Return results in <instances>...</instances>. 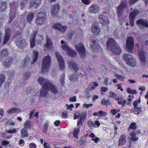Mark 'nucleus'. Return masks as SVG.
Segmentation results:
<instances>
[{
    "instance_id": "obj_1",
    "label": "nucleus",
    "mask_w": 148,
    "mask_h": 148,
    "mask_svg": "<svg viewBox=\"0 0 148 148\" xmlns=\"http://www.w3.org/2000/svg\"><path fill=\"white\" fill-rule=\"evenodd\" d=\"M106 45L108 49H110L113 54L118 55L121 52V50L119 46L113 38H109Z\"/></svg>"
},
{
    "instance_id": "obj_2",
    "label": "nucleus",
    "mask_w": 148,
    "mask_h": 148,
    "mask_svg": "<svg viewBox=\"0 0 148 148\" xmlns=\"http://www.w3.org/2000/svg\"><path fill=\"white\" fill-rule=\"evenodd\" d=\"M38 82L39 84L43 85H45V86H49L50 89L53 92H56V89L55 86L53 83L50 82L48 79L45 78L44 77H39L38 79Z\"/></svg>"
},
{
    "instance_id": "obj_3",
    "label": "nucleus",
    "mask_w": 148,
    "mask_h": 148,
    "mask_svg": "<svg viewBox=\"0 0 148 148\" xmlns=\"http://www.w3.org/2000/svg\"><path fill=\"white\" fill-rule=\"evenodd\" d=\"M123 60L126 62V63L130 66H134L136 65V62L132 56L130 54H124L122 56Z\"/></svg>"
},
{
    "instance_id": "obj_4",
    "label": "nucleus",
    "mask_w": 148,
    "mask_h": 148,
    "mask_svg": "<svg viewBox=\"0 0 148 148\" xmlns=\"http://www.w3.org/2000/svg\"><path fill=\"white\" fill-rule=\"evenodd\" d=\"M51 58L49 56H45L42 61V71L44 73L47 71L51 62Z\"/></svg>"
},
{
    "instance_id": "obj_5",
    "label": "nucleus",
    "mask_w": 148,
    "mask_h": 148,
    "mask_svg": "<svg viewBox=\"0 0 148 148\" xmlns=\"http://www.w3.org/2000/svg\"><path fill=\"white\" fill-rule=\"evenodd\" d=\"M46 15L45 12L42 11L39 13L36 20L37 24L39 25H43L46 20Z\"/></svg>"
},
{
    "instance_id": "obj_6",
    "label": "nucleus",
    "mask_w": 148,
    "mask_h": 148,
    "mask_svg": "<svg viewBox=\"0 0 148 148\" xmlns=\"http://www.w3.org/2000/svg\"><path fill=\"white\" fill-rule=\"evenodd\" d=\"M61 47L66 51V53L71 57H74L76 54V52L74 49H72L66 44L64 45H62Z\"/></svg>"
},
{
    "instance_id": "obj_7",
    "label": "nucleus",
    "mask_w": 148,
    "mask_h": 148,
    "mask_svg": "<svg viewBox=\"0 0 148 148\" xmlns=\"http://www.w3.org/2000/svg\"><path fill=\"white\" fill-rule=\"evenodd\" d=\"M16 37L15 42L16 45L18 46L19 48H21L22 47H24L26 44L25 40L22 38L19 34H16Z\"/></svg>"
},
{
    "instance_id": "obj_8",
    "label": "nucleus",
    "mask_w": 148,
    "mask_h": 148,
    "mask_svg": "<svg viewBox=\"0 0 148 148\" xmlns=\"http://www.w3.org/2000/svg\"><path fill=\"white\" fill-rule=\"evenodd\" d=\"M127 5V0H122L121 3L117 7V13L119 15H121L126 9V7Z\"/></svg>"
},
{
    "instance_id": "obj_9",
    "label": "nucleus",
    "mask_w": 148,
    "mask_h": 148,
    "mask_svg": "<svg viewBox=\"0 0 148 148\" xmlns=\"http://www.w3.org/2000/svg\"><path fill=\"white\" fill-rule=\"evenodd\" d=\"M126 47L128 51L131 52L134 47V40L133 38L131 36L129 37L126 40Z\"/></svg>"
},
{
    "instance_id": "obj_10",
    "label": "nucleus",
    "mask_w": 148,
    "mask_h": 148,
    "mask_svg": "<svg viewBox=\"0 0 148 148\" xmlns=\"http://www.w3.org/2000/svg\"><path fill=\"white\" fill-rule=\"evenodd\" d=\"M75 48L82 57H84L85 55V52L84 46L81 43H79L76 45Z\"/></svg>"
},
{
    "instance_id": "obj_11",
    "label": "nucleus",
    "mask_w": 148,
    "mask_h": 148,
    "mask_svg": "<svg viewBox=\"0 0 148 148\" xmlns=\"http://www.w3.org/2000/svg\"><path fill=\"white\" fill-rule=\"evenodd\" d=\"M91 29L94 35H98L100 31L99 23L97 22H94L91 25Z\"/></svg>"
},
{
    "instance_id": "obj_12",
    "label": "nucleus",
    "mask_w": 148,
    "mask_h": 148,
    "mask_svg": "<svg viewBox=\"0 0 148 148\" xmlns=\"http://www.w3.org/2000/svg\"><path fill=\"white\" fill-rule=\"evenodd\" d=\"M55 54L60 68L63 69L64 67V63L63 58L58 52H56Z\"/></svg>"
},
{
    "instance_id": "obj_13",
    "label": "nucleus",
    "mask_w": 148,
    "mask_h": 148,
    "mask_svg": "<svg viewBox=\"0 0 148 148\" xmlns=\"http://www.w3.org/2000/svg\"><path fill=\"white\" fill-rule=\"evenodd\" d=\"M138 13V11L136 10H134L129 15V20L130 26L133 27L134 25V21L135 16Z\"/></svg>"
},
{
    "instance_id": "obj_14",
    "label": "nucleus",
    "mask_w": 148,
    "mask_h": 148,
    "mask_svg": "<svg viewBox=\"0 0 148 148\" xmlns=\"http://www.w3.org/2000/svg\"><path fill=\"white\" fill-rule=\"evenodd\" d=\"M99 22L103 25H107L109 23L108 19V18L103 14L99 16Z\"/></svg>"
},
{
    "instance_id": "obj_15",
    "label": "nucleus",
    "mask_w": 148,
    "mask_h": 148,
    "mask_svg": "<svg viewBox=\"0 0 148 148\" xmlns=\"http://www.w3.org/2000/svg\"><path fill=\"white\" fill-rule=\"evenodd\" d=\"M60 5L58 3L52 6L51 8V13L52 16L55 17L57 15L58 10L60 8Z\"/></svg>"
},
{
    "instance_id": "obj_16",
    "label": "nucleus",
    "mask_w": 148,
    "mask_h": 148,
    "mask_svg": "<svg viewBox=\"0 0 148 148\" xmlns=\"http://www.w3.org/2000/svg\"><path fill=\"white\" fill-rule=\"evenodd\" d=\"M99 10V5L96 4H93L91 5L89 8L88 11L91 13L96 14Z\"/></svg>"
},
{
    "instance_id": "obj_17",
    "label": "nucleus",
    "mask_w": 148,
    "mask_h": 148,
    "mask_svg": "<svg viewBox=\"0 0 148 148\" xmlns=\"http://www.w3.org/2000/svg\"><path fill=\"white\" fill-rule=\"evenodd\" d=\"M138 55L139 59L141 61L142 63H144L145 62V55L143 49L138 50Z\"/></svg>"
},
{
    "instance_id": "obj_18",
    "label": "nucleus",
    "mask_w": 148,
    "mask_h": 148,
    "mask_svg": "<svg viewBox=\"0 0 148 148\" xmlns=\"http://www.w3.org/2000/svg\"><path fill=\"white\" fill-rule=\"evenodd\" d=\"M49 88V86L43 85L40 92V95L41 96H45L47 95Z\"/></svg>"
},
{
    "instance_id": "obj_19",
    "label": "nucleus",
    "mask_w": 148,
    "mask_h": 148,
    "mask_svg": "<svg viewBox=\"0 0 148 148\" xmlns=\"http://www.w3.org/2000/svg\"><path fill=\"white\" fill-rule=\"evenodd\" d=\"M90 46L92 47L94 51L98 49L99 47V45L97 39H92L90 42Z\"/></svg>"
},
{
    "instance_id": "obj_20",
    "label": "nucleus",
    "mask_w": 148,
    "mask_h": 148,
    "mask_svg": "<svg viewBox=\"0 0 148 148\" xmlns=\"http://www.w3.org/2000/svg\"><path fill=\"white\" fill-rule=\"evenodd\" d=\"M137 24L140 27V28L144 29V28L148 27V23L143 19H139L137 21Z\"/></svg>"
},
{
    "instance_id": "obj_21",
    "label": "nucleus",
    "mask_w": 148,
    "mask_h": 148,
    "mask_svg": "<svg viewBox=\"0 0 148 148\" xmlns=\"http://www.w3.org/2000/svg\"><path fill=\"white\" fill-rule=\"evenodd\" d=\"M37 33V31H34L33 34L31 36L30 39V46L31 47H34L36 44L35 37Z\"/></svg>"
},
{
    "instance_id": "obj_22",
    "label": "nucleus",
    "mask_w": 148,
    "mask_h": 148,
    "mask_svg": "<svg viewBox=\"0 0 148 148\" xmlns=\"http://www.w3.org/2000/svg\"><path fill=\"white\" fill-rule=\"evenodd\" d=\"M126 135L125 134H122L120 137L118 142V145L122 146L126 143Z\"/></svg>"
},
{
    "instance_id": "obj_23",
    "label": "nucleus",
    "mask_w": 148,
    "mask_h": 148,
    "mask_svg": "<svg viewBox=\"0 0 148 148\" xmlns=\"http://www.w3.org/2000/svg\"><path fill=\"white\" fill-rule=\"evenodd\" d=\"M12 62V58H8L3 62V64L5 67L8 68L10 66Z\"/></svg>"
},
{
    "instance_id": "obj_24",
    "label": "nucleus",
    "mask_w": 148,
    "mask_h": 148,
    "mask_svg": "<svg viewBox=\"0 0 148 148\" xmlns=\"http://www.w3.org/2000/svg\"><path fill=\"white\" fill-rule=\"evenodd\" d=\"M41 3V0H31L30 5L32 7L36 8Z\"/></svg>"
},
{
    "instance_id": "obj_25",
    "label": "nucleus",
    "mask_w": 148,
    "mask_h": 148,
    "mask_svg": "<svg viewBox=\"0 0 148 148\" xmlns=\"http://www.w3.org/2000/svg\"><path fill=\"white\" fill-rule=\"evenodd\" d=\"M69 68L71 69L74 70L75 71H77L78 69L76 64L73 61H69L68 62Z\"/></svg>"
},
{
    "instance_id": "obj_26",
    "label": "nucleus",
    "mask_w": 148,
    "mask_h": 148,
    "mask_svg": "<svg viewBox=\"0 0 148 148\" xmlns=\"http://www.w3.org/2000/svg\"><path fill=\"white\" fill-rule=\"evenodd\" d=\"M21 111V110L20 109L16 108H14L9 110L7 111V113L8 114H12L17 113Z\"/></svg>"
},
{
    "instance_id": "obj_27",
    "label": "nucleus",
    "mask_w": 148,
    "mask_h": 148,
    "mask_svg": "<svg viewBox=\"0 0 148 148\" xmlns=\"http://www.w3.org/2000/svg\"><path fill=\"white\" fill-rule=\"evenodd\" d=\"M21 138H23L25 137H27L29 135L27 129L24 127L21 130Z\"/></svg>"
},
{
    "instance_id": "obj_28",
    "label": "nucleus",
    "mask_w": 148,
    "mask_h": 148,
    "mask_svg": "<svg viewBox=\"0 0 148 148\" xmlns=\"http://www.w3.org/2000/svg\"><path fill=\"white\" fill-rule=\"evenodd\" d=\"M38 56V52L37 51H34L33 54L32 61L30 64H32L36 62Z\"/></svg>"
},
{
    "instance_id": "obj_29",
    "label": "nucleus",
    "mask_w": 148,
    "mask_h": 148,
    "mask_svg": "<svg viewBox=\"0 0 148 148\" xmlns=\"http://www.w3.org/2000/svg\"><path fill=\"white\" fill-rule=\"evenodd\" d=\"M8 55V52L6 49L2 50L0 53V58H2L6 57Z\"/></svg>"
},
{
    "instance_id": "obj_30",
    "label": "nucleus",
    "mask_w": 148,
    "mask_h": 148,
    "mask_svg": "<svg viewBox=\"0 0 148 148\" xmlns=\"http://www.w3.org/2000/svg\"><path fill=\"white\" fill-rule=\"evenodd\" d=\"M52 47V43L49 38L48 37L46 39V44L45 45V47L47 48H51Z\"/></svg>"
},
{
    "instance_id": "obj_31",
    "label": "nucleus",
    "mask_w": 148,
    "mask_h": 148,
    "mask_svg": "<svg viewBox=\"0 0 148 148\" xmlns=\"http://www.w3.org/2000/svg\"><path fill=\"white\" fill-rule=\"evenodd\" d=\"M130 136L131 138L130 141V143H131L132 141L134 142L136 141L138 139V138L136 137L135 134L134 132H132L131 133Z\"/></svg>"
},
{
    "instance_id": "obj_32",
    "label": "nucleus",
    "mask_w": 148,
    "mask_h": 148,
    "mask_svg": "<svg viewBox=\"0 0 148 148\" xmlns=\"http://www.w3.org/2000/svg\"><path fill=\"white\" fill-rule=\"evenodd\" d=\"M80 128L79 127L78 128H75L73 130V136L76 139H78V134L79 133Z\"/></svg>"
},
{
    "instance_id": "obj_33",
    "label": "nucleus",
    "mask_w": 148,
    "mask_h": 148,
    "mask_svg": "<svg viewBox=\"0 0 148 148\" xmlns=\"http://www.w3.org/2000/svg\"><path fill=\"white\" fill-rule=\"evenodd\" d=\"M6 77L4 74H0V88L4 82L5 79Z\"/></svg>"
},
{
    "instance_id": "obj_34",
    "label": "nucleus",
    "mask_w": 148,
    "mask_h": 148,
    "mask_svg": "<svg viewBox=\"0 0 148 148\" xmlns=\"http://www.w3.org/2000/svg\"><path fill=\"white\" fill-rule=\"evenodd\" d=\"M69 79L71 81H75L78 80V77L77 75L74 74L70 75L69 77Z\"/></svg>"
},
{
    "instance_id": "obj_35",
    "label": "nucleus",
    "mask_w": 148,
    "mask_h": 148,
    "mask_svg": "<svg viewBox=\"0 0 148 148\" xmlns=\"http://www.w3.org/2000/svg\"><path fill=\"white\" fill-rule=\"evenodd\" d=\"M6 8V3L5 2L0 1V10L3 11Z\"/></svg>"
},
{
    "instance_id": "obj_36",
    "label": "nucleus",
    "mask_w": 148,
    "mask_h": 148,
    "mask_svg": "<svg viewBox=\"0 0 148 148\" xmlns=\"http://www.w3.org/2000/svg\"><path fill=\"white\" fill-rule=\"evenodd\" d=\"M86 115V114L85 112L81 113L79 115L80 119L83 121V122H84L85 120Z\"/></svg>"
},
{
    "instance_id": "obj_37",
    "label": "nucleus",
    "mask_w": 148,
    "mask_h": 148,
    "mask_svg": "<svg viewBox=\"0 0 148 148\" xmlns=\"http://www.w3.org/2000/svg\"><path fill=\"white\" fill-rule=\"evenodd\" d=\"M101 103L103 105L107 106L110 105V102L109 100H106L104 99H103L102 100Z\"/></svg>"
},
{
    "instance_id": "obj_38",
    "label": "nucleus",
    "mask_w": 148,
    "mask_h": 148,
    "mask_svg": "<svg viewBox=\"0 0 148 148\" xmlns=\"http://www.w3.org/2000/svg\"><path fill=\"white\" fill-rule=\"evenodd\" d=\"M30 58L28 57H27L25 58V59L23 63L24 64L23 66H25L26 65L28 64L30 62Z\"/></svg>"
},
{
    "instance_id": "obj_39",
    "label": "nucleus",
    "mask_w": 148,
    "mask_h": 148,
    "mask_svg": "<svg viewBox=\"0 0 148 148\" xmlns=\"http://www.w3.org/2000/svg\"><path fill=\"white\" fill-rule=\"evenodd\" d=\"M126 90L127 92L130 94H134L136 93V92L135 90H131L130 88H127Z\"/></svg>"
},
{
    "instance_id": "obj_40",
    "label": "nucleus",
    "mask_w": 148,
    "mask_h": 148,
    "mask_svg": "<svg viewBox=\"0 0 148 148\" xmlns=\"http://www.w3.org/2000/svg\"><path fill=\"white\" fill-rule=\"evenodd\" d=\"M109 95V97H112L116 99H118L117 98V96L116 94L112 92H110Z\"/></svg>"
},
{
    "instance_id": "obj_41",
    "label": "nucleus",
    "mask_w": 148,
    "mask_h": 148,
    "mask_svg": "<svg viewBox=\"0 0 148 148\" xmlns=\"http://www.w3.org/2000/svg\"><path fill=\"white\" fill-rule=\"evenodd\" d=\"M10 37V36L5 35L3 41V44H5L9 40Z\"/></svg>"
},
{
    "instance_id": "obj_42",
    "label": "nucleus",
    "mask_w": 148,
    "mask_h": 148,
    "mask_svg": "<svg viewBox=\"0 0 148 148\" xmlns=\"http://www.w3.org/2000/svg\"><path fill=\"white\" fill-rule=\"evenodd\" d=\"M34 17V14L31 13L27 15V18L28 21L30 22L31 21Z\"/></svg>"
},
{
    "instance_id": "obj_43",
    "label": "nucleus",
    "mask_w": 148,
    "mask_h": 148,
    "mask_svg": "<svg viewBox=\"0 0 148 148\" xmlns=\"http://www.w3.org/2000/svg\"><path fill=\"white\" fill-rule=\"evenodd\" d=\"M61 25L60 23L54 24L53 25V28L59 30L60 28L61 27Z\"/></svg>"
},
{
    "instance_id": "obj_44",
    "label": "nucleus",
    "mask_w": 148,
    "mask_h": 148,
    "mask_svg": "<svg viewBox=\"0 0 148 148\" xmlns=\"http://www.w3.org/2000/svg\"><path fill=\"white\" fill-rule=\"evenodd\" d=\"M114 75L119 80H121V81H123L124 80L125 77L121 75H119L115 74Z\"/></svg>"
},
{
    "instance_id": "obj_45",
    "label": "nucleus",
    "mask_w": 148,
    "mask_h": 148,
    "mask_svg": "<svg viewBox=\"0 0 148 148\" xmlns=\"http://www.w3.org/2000/svg\"><path fill=\"white\" fill-rule=\"evenodd\" d=\"M90 86H91V88L92 89H95L96 87H98V84L97 82L91 83L90 84Z\"/></svg>"
},
{
    "instance_id": "obj_46",
    "label": "nucleus",
    "mask_w": 148,
    "mask_h": 148,
    "mask_svg": "<svg viewBox=\"0 0 148 148\" xmlns=\"http://www.w3.org/2000/svg\"><path fill=\"white\" fill-rule=\"evenodd\" d=\"M67 29V27L65 26H61L59 30L62 33H64Z\"/></svg>"
},
{
    "instance_id": "obj_47",
    "label": "nucleus",
    "mask_w": 148,
    "mask_h": 148,
    "mask_svg": "<svg viewBox=\"0 0 148 148\" xmlns=\"http://www.w3.org/2000/svg\"><path fill=\"white\" fill-rule=\"evenodd\" d=\"M11 29L9 27H7L5 30V35H7L10 36V32Z\"/></svg>"
},
{
    "instance_id": "obj_48",
    "label": "nucleus",
    "mask_w": 148,
    "mask_h": 148,
    "mask_svg": "<svg viewBox=\"0 0 148 148\" xmlns=\"http://www.w3.org/2000/svg\"><path fill=\"white\" fill-rule=\"evenodd\" d=\"M31 75L30 73L29 72L25 73L23 76L24 79H26L30 77Z\"/></svg>"
},
{
    "instance_id": "obj_49",
    "label": "nucleus",
    "mask_w": 148,
    "mask_h": 148,
    "mask_svg": "<svg viewBox=\"0 0 148 148\" xmlns=\"http://www.w3.org/2000/svg\"><path fill=\"white\" fill-rule=\"evenodd\" d=\"M99 116H105L107 115V113L102 110H100L99 112Z\"/></svg>"
},
{
    "instance_id": "obj_50",
    "label": "nucleus",
    "mask_w": 148,
    "mask_h": 148,
    "mask_svg": "<svg viewBox=\"0 0 148 148\" xmlns=\"http://www.w3.org/2000/svg\"><path fill=\"white\" fill-rule=\"evenodd\" d=\"M120 112V110L119 109H113L111 110V112L113 115H115L117 113Z\"/></svg>"
},
{
    "instance_id": "obj_51",
    "label": "nucleus",
    "mask_w": 148,
    "mask_h": 148,
    "mask_svg": "<svg viewBox=\"0 0 148 148\" xmlns=\"http://www.w3.org/2000/svg\"><path fill=\"white\" fill-rule=\"evenodd\" d=\"M31 123L29 121H27L25 123V127L27 128H30Z\"/></svg>"
},
{
    "instance_id": "obj_52",
    "label": "nucleus",
    "mask_w": 148,
    "mask_h": 148,
    "mask_svg": "<svg viewBox=\"0 0 148 148\" xmlns=\"http://www.w3.org/2000/svg\"><path fill=\"white\" fill-rule=\"evenodd\" d=\"M17 132V130L15 129H10L7 131V132L8 133H16Z\"/></svg>"
},
{
    "instance_id": "obj_53",
    "label": "nucleus",
    "mask_w": 148,
    "mask_h": 148,
    "mask_svg": "<svg viewBox=\"0 0 148 148\" xmlns=\"http://www.w3.org/2000/svg\"><path fill=\"white\" fill-rule=\"evenodd\" d=\"M130 129L135 130L136 129V124L134 123H132L130 127Z\"/></svg>"
},
{
    "instance_id": "obj_54",
    "label": "nucleus",
    "mask_w": 148,
    "mask_h": 148,
    "mask_svg": "<svg viewBox=\"0 0 148 148\" xmlns=\"http://www.w3.org/2000/svg\"><path fill=\"white\" fill-rule=\"evenodd\" d=\"M29 146L30 148H36L37 147L36 144L33 143H30L29 145Z\"/></svg>"
},
{
    "instance_id": "obj_55",
    "label": "nucleus",
    "mask_w": 148,
    "mask_h": 148,
    "mask_svg": "<svg viewBox=\"0 0 148 148\" xmlns=\"http://www.w3.org/2000/svg\"><path fill=\"white\" fill-rule=\"evenodd\" d=\"M93 105L92 104H87L84 103L83 105L84 107H86L87 108H88L89 107H91Z\"/></svg>"
},
{
    "instance_id": "obj_56",
    "label": "nucleus",
    "mask_w": 148,
    "mask_h": 148,
    "mask_svg": "<svg viewBox=\"0 0 148 148\" xmlns=\"http://www.w3.org/2000/svg\"><path fill=\"white\" fill-rule=\"evenodd\" d=\"M82 122L83 121L79 119L78 120L77 123V125L78 126H82Z\"/></svg>"
},
{
    "instance_id": "obj_57",
    "label": "nucleus",
    "mask_w": 148,
    "mask_h": 148,
    "mask_svg": "<svg viewBox=\"0 0 148 148\" xmlns=\"http://www.w3.org/2000/svg\"><path fill=\"white\" fill-rule=\"evenodd\" d=\"M93 123H93L91 120H89L88 122V125L90 127H91L93 125Z\"/></svg>"
},
{
    "instance_id": "obj_58",
    "label": "nucleus",
    "mask_w": 148,
    "mask_h": 148,
    "mask_svg": "<svg viewBox=\"0 0 148 148\" xmlns=\"http://www.w3.org/2000/svg\"><path fill=\"white\" fill-rule=\"evenodd\" d=\"M69 100L72 102L76 101V98L75 96H73L69 98Z\"/></svg>"
},
{
    "instance_id": "obj_59",
    "label": "nucleus",
    "mask_w": 148,
    "mask_h": 148,
    "mask_svg": "<svg viewBox=\"0 0 148 148\" xmlns=\"http://www.w3.org/2000/svg\"><path fill=\"white\" fill-rule=\"evenodd\" d=\"M43 145L44 147V148H50V145H48V143L47 142H44Z\"/></svg>"
},
{
    "instance_id": "obj_60",
    "label": "nucleus",
    "mask_w": 148,
    "mask_h": 148,
    "mask_svg": "<svg viewBox=\"0 0 148 148\" xmlns=\"http://www.w3.org/2000/svg\"><path fill=\"white\" fill-rule=\"evenodd\" d=\"M82 1L86 5H88L90 3L89 0H82Z\"/></svg>"
},
{
    "instance_id": "obj_61",
    "label": "nucleus",
    "mask_w": 148,
    "mask_h": 148,
    "mask_svg": "<svg viewBox=\"0 0 148 148\" xmlns=\"http://www.w3.org/2000/svg\"><path fill=\"white\" fill-rule=\"evenodd\" d=\"M60 121L59 120H57L54 122V125L56 126H58L60 123Z\"/></svg>"
},
{
    "instance_id": "obj_62",
    "label": "nucleus",
    "mask_w": 148,
    "mask_h": 148,
    "mask_svg": "<svg viewBox=\"0 0 148 148\" xmlns=\"http://www.w3.org/2000/svg\"><path fill=\"white\" fill-rule=\"evenodd\" d=\"M9 143L8 141H7L6 140H4L2 142V144L3 145H5L8 144Z\"/></svg>"
},
{
    "instance_id": "obj_63",
    "label": "nucleus",
    "mask_w": 148,
    "mask_h": 148,
    "mask_svg": "<svg viewBox=\"0 0 148 148\" xmlns=\"http://www.w3.org/2000/svg\"><path fill=\"white\" fill-rule=\"evenodd\" d=\"M68 117L67 114L65 113H63L62 115V117L63 118H66Z\"/></svg>"
},
{
    "instance_id": "obj_64",
    "label": "nucleus",
    "mask_w": 148,
    "mask_h": 148,
    "mask_svg": "<svg viewBox=\"0 0 148 148\" xmlns=\"http://www.w3.org/2000/svg\"><path fill=\"white\" fill-rule=\"evenodd\" d=\"M128 81L130 82V84H135L136 83V81L133 79H129Z\"/></svg>"
}]
</instances>
